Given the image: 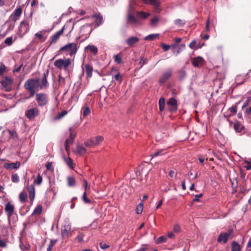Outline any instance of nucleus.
Instances as JSON below:
<instances>
[{
	"mask_svg": "<svg viewBox=\"0 0 251 251\" xmlns=\"http://www.w3.org/2000/svg\"><path fill=\"white\" fill-rule=\"evenodd\" d=\"M85 70L86 73L87 77H91L92 75L93 67L89 64H86L84 66Z\"/></svg>",
	"mask_w": 251,
	"mask_h": 251,
	"instance_id": "nucleus-23",
	"label": "nucleus"
},
{
	"mask_svg": "<svg viewBox=\"0 0 251 251\" xmlns=\"http://www.w3.org/2000/svg\"><path fill=\"white\" fill-rule=\"evenodd\" d=\"M27 191L29 193V198L32 203L35 198V188L33 185H27Z\"/></svg>",
	"mask_w": 251,
	"mask_h": 251,
	"instance_id": "nucleus-16",
	"label": "nucleus"
},
{
	"mask_svg": "<svg viewBox=\"0 0 251 251\" xmlns=\"http://www.w3.org/2000/svg\"><path fill=\"white\" fill-rule=\"evenodd\" d=\"M234 129L236 132H240L242 129H244V126H242L238 122H236L234 124Z\"/></svg>",
	"mask_w": 251,
	"mask_h": 251,
	"instance_id": "nucleus-27",
	"label": "nucleus"
},
{
	"mask_svg": "<svg viewBox=\"0 0 251 251\" xmlns=\"http://www.w3.org/2000/svg\"><path fill=\"white\" fill-rule=\"evenodd\" d=\"M175 24L176 25H178L180 26H182L185 24V21L181 19H176L175 21Z\"/></svg>",
	"mask_w": 251,
	"mask_h": 251,
	"instance_id": "nucleus-46",
	"label": "nucleus"
},
{
	"mask_svg": "<svg viewBox=\"0 0 251 251\" xmlns=\"http://www.w3.org/2000/svg\"><path fill=\"white\" fill-rule=\"evenodd\" d=\"M95 144L98 145L100 142H101L103 140V138L101 136H97L94 139Z\"/></svg>",
	"mask_w": 251,
	"mask_h": 251,
	"instance_id": "nucleus-48",
	"label": "nucleus"
},
{
	"mask_svg": "<svg viewBox=\"0 0 251 251\" xmlns=\"http://www.w3.org/2000/svg\"><path fill=\"white\" fill-rule=\"evenodd\" d=\"M159 19L158 17L155 16L152 18L151 20V25L152 27H155L156 26L157 23L159 22Z\"/></svg>",
	"mask_w": 251,
	"mask_h": 251,
	"instance_id": "nucleus-36",
	"label": "nucleus"
},
{
	"mask_svg": "<svg viewBox=\"0 0 251 251\" xmlns=\"http://www.w3.org/2000/svg\"><path fill=\"white\" fill-rule=\"evenodd\" d=\"M23 66V63L21 64L20 66H19L18 67H16V66L15 65L14 66L15 68L14 69V70H13V73H18L20 71V70H21V68H22Z\"/></svg>",
	"mask_w": 251,
	"mask_h": 251,
	"instance_id": "nucleus-58",
	"label": "nucleus"
},
{
	"mask_svg": "<svg viewBox=\"0 0 251 251\" xmlns=\"http://www.w3.org/2000/svg\"><path fill=\"white\" fill-rule=\"evenodd\" d=\"M36 100L39 106H44L48 102L47 95L45 93H38L36 95Z\"/></svg>",
	"mask_w": 251,
	"mask_h": 251,
	"instance_id": "nucleus-7",
	"label": "nucleus"
},
{
	"mask_svg": "<svg viewBox=\"0 0 251 251\" xmlns=\"http://www.w3.org/2000/svg\"><path fill=\"white\" fill-rule=\"evenodd\" d=\"M161 47L163 49L164 51H166L170 49L171 46L162 43L161 44Z\"/></svg>",
	"mask_w": 251,
	"mask_h": 251,
	"instance_id": "nucleus-59",
	"label": "nucleus"
},
{
	"mask_svg": "<svg viewBox=\"0 0 251 251\" xmlns=\"http://www.w3.org/2000/svg\"><path fill=\"white\" fill-rule=\"evenodd\" d=\"M4 43L7 46H11L13 43V38L12 37H9L5 39Z\"/></svg>",
	"mask_w": 251,
	"mask_h": 251,
	"instance_id": "nucleus-51",
	"label": "nucleus"
},
{
	"mask_svg": "<svg viewBox=\"0 0 251 251\" xmlns=\"http://www.w3.org/2000/svg\"><path fill=\"white\" fill-rule=\"evenodd\" d=\"M114 78L116 80L119 81L120 83H121L122 81V77L120 73H118L117 74L114 75Z\"/></svg>",
	"mask_w": 251,
	"mask_h": 251,
	"instance_id": "nucleus-56",
	"label": "nucleus"
},
{
	"mask_svg": "<svg viewBox=\"0 0 251 251\" xmlns=\"http://www.w3.org/2000/svg\"><path fill=\"white\" fill-rule=\"evenodd\" d=\"M42 182V176L38 174L36 178L34 181V183L37 185H40Z\"/></svg>",
	"mask_w": 251,
	"mask_h": 251,
	"instance_id": "nucleus-42",
	"label": "nucleus"
},
{
	"mask_svg": "<svg viewBox=\"0 0 251 251\" xmlns=\"http://www.w3.org/2000/svg\"><path fill=\"white\" fill-rule=\"evenodd\" d=\"M167 105L169 106L168 110L173 113L176 112L177 109V100L174 98H171L167 102Z\"/></svg>",
	"mask_w": 251,
	"mask_h": 251,
	"instance_id": "nucleus-10",
	"label": "nucleus"
},
{
	"mask_svg": "<svg viewBox=\"0 0 251 251\" xmlns=\"http://www.w3.org/2000/svg\"><path fill=\"white\" fill-rule=\"evenodd\" d=\"M14 206L10 202H8L5 206V211L7 214V216L10 217L14 212Z\"/></svg>",
	"mask_w": 251,
	"mask_h": 251,
	"instance_id": "nucleus-14",
	"label": "nucleus"
},
{
	"mask_svg": "<svg viewBox=\"0 0 251 251\" xmlns=\"http://www.w3.org/2000/svg\"><path fill=\"white\" fill-rule=\"evenodd\" d=\"M143 209V204L142 203H140L136 208V213L137 214H141Z\"/></svg>",
	"mask_w": 251,
	"mask_h": 251,
	"instance_id": "nucleus-45",
	"label": "nucleus"
},
{
	"mask_svg": "<svg viewBox=\"0 0 251 251\" xmlns=\"http://www.w3.org/2000/svg\"><path fill=\"white\" fill-rule=\"evenodd\" d=\"M85 50H89L94 55H96L98 52L97 47L94 45H88L85 48Z\"/></svg>",
	"mask_w": 251,
	"mask_h": 251,
	"instance_id": "nucleus-26",
	"label": "nucleus"
},
{
	"mask_svg": "<svg viewBox=\"0 0 251 251\" xmlns=\"http://www.w3.org/2000/svg\"><path fill=\"white\" fill-rule=\"evenodd\" d=\"M74 140H73L72 139L68 138L66 139L65 142V150L67 151L68 153H69L70 151V145H72L74 143Z\"/></svg>",
	"mask_w": 251,
	"mask_h": 251,
	"instance_id": "nucleus-25",
	"label": "nucleus"
},
{
	"mask_svg": "<svg viewBox=\"0 0 251 251\" xmlns=\"http://www.w3.org/2000/svg\"><path fill=\"white\" fill-rule=\"evenodd\" d=\"M100 248L102 250H105L110 247V246H109L106 244H104L102 242L100 243Z\"/></svg>",
	"mask_w": 251,
	"mask_h": 251,
	"instance_id": "nucleus-60",
	"label": "nucleus"
},
{
	"mask_svg": "<svg viewBox=\"0 0 251 251\" xmlns=\"http://www.w3.org/2000/svg\"><path fill=\"white\" fill-rule=\"evenodd\" d=\"M165 105V100L164 98L161 97L159 100V108L160 112L164 110Z\"/></svg>",
	"mask_w": 251,
	"mask_h": 251,
	"instance_id": "nucleus-30",
	"label": "nucleus"
},
{
	"mask_svg": "<svg viewBox=\"0 0 251 251\" xmlns=\"http://www.w3.org/2000/svg\"><path fill=\"white\" fill-rule=\"evenodd\" d=\"M82 200L85 203H91V200L87 197L86 192H84L83 194Z\"/></svg>",
	"mask_w": 251,
	"mask_h": 251,
	"instance_id": "nucleus-53",
	"label": "nucleus"
},
{
	"mask_svg": "<svg viewBox=\"0 0 251 251\" xmlns=\"http://www.w3.org/2000/svg\"><path fill=\"white\" fill-rule=\"evenodd\" d=\"M42 211V206L41 205H37L34 209L32 215H40Z\"/></svg>",
	"mask_w": 251,
	"mask_h": 251,
	"instance_id": "nucleus-34",
	"label": "nucleus"
},
{
	"mask_svg": "<svg viewBox=\"0 0 251 251\" xmlns=\"http://www.w3.org/2000/svg\"><path fill=\"white\" fill-rule=\"evenodd\" d=\"M22 8L21 6L17 7L10 15L9 19L15 23L18 21L22 13Z\"/></svg>",
	"mask_w": 251,
	"mask_h": 251,
	"instance_id": "nucleus-11",
	"label": "nucleus"
},
{
	"mask_svg": "<svg viewBox=\"0 0 251 251\" xmlns=\"http://www.w3.org/2000/svg\"><path fill=\"white\" fill-rule=\"evenodd\" d=\"M6 70V67L2 62H0V75H2Z\"/></svg>",
	"mask_w": 251,
	"mask_h": 251,
	"instance_id": "nucleus-43",
	"label": "nucleus"
},
{
	"mask_svg": "<svg viewBox=\"0 0 251 251\" xmlns=\"http://www.w3.org/2000/svg\"><path fill=\"white\" fill-rule=\"evenodd\" d=\"M159 35V34H151L145 37V40L152 41L155 38L158 37Z\"/></svg>",
	"mask_w": 251,
	"mask_h": 251,
	"instance_id": "nucleus-35",
	"label": "nucleus"
},
{
	"mask_svg": "<svg viewBox=\"0 0 251 251\" xmlns=\"http://www.w3.org/2000/svg\"><path fill=\"white\" fill-rule=\"evenodd\" d=\"M84 145L86 147L92 148L94 146H96L95 140L93 138H91L89 140H87L84 143Z\"/></svg>",
	"mask_w": 251,
	"mask_h": 251,
	"instance_id": "nucleus-32",
	"label": "nucleus"
},
{
	"mask_svg": "<svg viewBox=\"0 0 251 251\" xmlns=\"http://www.w3.org/2000/svg\"><path fill=\"white\" fill-rule=\"evenodd\" d=\"M67 184L69 186L73 187L75 185V178L71 176H68L67 177Z\"/></svg>",
	"mask_w": 251,
	"mask_h": 251,
	"instance_id": "nucleus-29",
	"label": "nucleus"
},
{
	"mask_svg": "<svg viewBox=\"0 0 251 251\" xmlns=\"http://www.w3.org/2000/svg\"><path fill=\"white\" fill-rule=\"evenodd\" d=\"M59 51H69L70 55H75L77 51V44L75 43H69L61 47Z\"/></svg>",
	"mask_w": 251,
	"mask_h": 251,
	"instance_id": "nucleus-4",
	"label": "nucleus"
},
{
	"mask_svg": "<svg viewBox=\"0 0 251 251\" xmlns=\"http://www.w3.org/2000/svg\"><path fill=\"white\" fill-rule=\"evenodd\" d=\"M251 101V98H248V99L245 101L242 107V109H244L246 107H247L249 104V102Z\"/></svg>",
	"mask_w": 251,
	"mask_h": 251,
	"instance_id": "nucleus-63",
	"label": "nucleus"
},
{
	"mask_svg": "<svg viewBox=\"0 0 251 251\" xmlns=\"http://www.w3.org/2000/svg\"><path fill=\"white\" fill-rule=\"evenodd\" d=\"M92 18L95 19V25L96 26H99L102 22V16L100 13H97L92 15Z\"/></svg>",
	"mask_w": 251,
	"mask_h": 251,
	"instance_id": "nucleus-21",
	"label": "nucleus"
},
{
	"mask_svg": "<svg viewBox=\"0 0 251 251\" xmlns=\"http://www.w3.org/2000/svg\"><path fill=\"white\" fill-rule=\"evenodd\" d=\"M196 42L195 40H193L189 45V47L192 49H196Z\"/></svg>",
	"mask_w": 251,
	"mask_h": 251,
	"instance_id": "nucleus-62",
	"label": "nucleus"
},
{
	"mask_svg": "<svg viewBox=\"0 0 251 251\" xmlns=\"http://www.w3.org/2000/svg\"><path fill=\"white\" fill-rule=\"evenodd\" d=\"M39 115V111L36 107L29 108L28 107L25 113V116L29 120L34 119L35 117L38 116Z\"/></svg>",
	"mask_w": 251,
	"mask_h": 251,
	"instance_id": "nucleus-9",
	"label": "nucleus"
},
{
	"mask_svg": "<svg viewBox=\"0 0 251 251\" xmlns=\"http://www.w3.org/2000/svg\"><path fill=\"white\" fill-rule=\"evenodd\" d=\"M148 245L144 244L142 245V247L139 249L137 251H145L148 249Z\"/></svg>",
	"mask_w": 251,
	"mask_h": 251,
	"instance_id": "nucleus-61",
	"label": "nucleus"
},
{
	"mask_svg": "<svg viewBox=\"0 0 251 251\" xmlns=\"http://www.w3.org/2000/svg\"><path fill=\"white\" fill-rule=\"evenodd\" d=\"M2 87L4 89L5 91L10 92L12 88L13 79L7 76L2 77V80H0Z\"/></svg>",
	"mask_w": 251,
	"mask_h": 251,
	"instance_id": "nucleus-5",
	"label": "nucleus"
},
{
	"mask_svg": "<svg viewBox=\"0 0 251 251\" xmlns=\"http://www.w3.org/2000/svg\"><path fill=\"white\" fill-rule=\"evenodd\" d=\"M7 247V242L2 239H0V248H6Z\"/></svg>",
	"mask_w": 251,
	"mask_h": 251,
	"instance_id": "nucleus-52",
	"label": "nucleus"
},
{
	"mask_svg": "<svg viewBox=\"0 0 251 251\" xmlns=\"http://www.w3.org/2000/svg\"><path fill=\"white\" fill-rule=\"evenodd\" d=\"M66 163L68 166L72 169L74 168V165L73 163V160L70 157L65 159Z\"/></svg>",
	"mask_w": 251,
	"mask_h": 251,
	"instance_id": "nucleus-41",
	"label": "nucleus"
},
{
	"mask_svg": "<svg viewBox=\"0 0 251 251\" xmlns=\"http://www.w3.org/2000/svg\"><path fill=\"white\" fill-rule=\"evenodd\" d=\"M164 150H165L164 149L159 150V151L155 152L154 153H151L150 156L151 157V158H153V157H156L159 155H163L164 154V153L163 152Z\"/></svg>",
	"mask_w": 251,
	"mask_h": 251,
	"instance_id": "nucleus-39",
	"label": "nucleus"
},
{
	"mask_svg": "<svg viewBox=\"0 0 251 251\" xmlns=\"http://www.w3.org/2000/svg\"><path fill=\"white\" fill-rule=\"evenodd\" d=\"M179 73V77L180 79H183L186 75V72L184 69H181L178 72Z\"/></svg>",
	"mask_w": 251,
	"mask_h": 251,
	"instance_id": "nucleus-57",
	"label": "nucleus"
},
{
	"mask_svg": "<svg viewBox=\"0 0 251 251\" xmlns=\"http://www.w3.org/2000/svg\"><path fill=\"white\" fill-rule=\"evenodd\" d=\"M167 241V237L165 236H161L159 237L155 241L156 244H159L162 243H165Z\"/></svg>",
	"mask_w": 251,
	"mask_h": 251,
	"instance_id": "nucleus-40",
	"label": "nucleus"
},
{
	"mask_svg": "<svg viewBox=\"0 0 251 251\" xmlns=\"http://www.w3.org/2000/svg\"><path fill=\"white\" fill-rule=\"evenodd\" d=\"M83 117L88 116L90 113V109L87 106H85L82 109Z\"/></svg>",
	"mask_w": 251,
	"mask_h": 251,
	"instance_id": "nucleus-38",
	"label": "nucleus"
},
{
	"mask_svg": "<svg viewBox=\"0 0 251 251\" xmlns=\"http://www.w3.org/2000/svg\"><path fill=\"white\" fill-rule=\"evenodd\" d=\"M8 132L10 134V137L12 139H17L18 138V135L15 130H8Z\"/></svg>",
	"mask_w": 251,
	"mask_h": 251,
	"instance_id": "nucleus-49",
	"label": "nucleus"
},
{
	"mask_svg": "<svg viewBox=\"0 0 251 251\" xmlns=\"http://www.w3.org/2000/svg\"><path fill=\"white\" fill-rule=\"evenodd\" d=\"M12 181L14 183H17L19 181V177L17 174H13L11 177Z\"/></svg>",
	"mask_w": 251,
	"mask_h": 251,
	"instance_id": "nucleus-47",
	"label": "nucleus"
},
{
	"mask_svg": "<svg viewBox=\"0 0 251 251\" xmlns=\"http://www.w3.org/2000/svg\"><path fill=\"white\" fill-rule=\"evenodd\" d=\"M136 15L140 19H146L151 15V14L144 11H138Z\"/></svg>",
	"mask_w": 251,
	"mask_h": 251,
	"instance_id": "nucleus-24",
	"label": "nucleus"
},
{
	"mask_svg": "<svg viewBox=\"0 0 251 251\" xmlns=\"http://www.w3.org/2000/svg\"><path fill=\"white\" fill-rule=\"evenodd\" d=\"M64 30H65V26L62 27V28L60 30L58 31L54 35L51 36L50 37V39L49 41L50 44H52L56 43V42L57 41V40L59 39L60 36L63 34Z\"/></svg>",
	"mask_w": 251,
	"mask_h": 251,
	"instance_id": "nucleus-12",
	"label": "nucleus"
},
{
	"mask_svg": "<svg viewBox=\"0 0 251 251\" xmlns=\"http://www.w3.org/2000/svg\"><path fill=\"white\" fill-rule=\"evenodd\" d=\"M71 64V60L70 58H66L65 59H58L54 62V66L59 70H61L62 68L64 70H67Z\"/></svg>",
	"mask_w": 251,
	"mask_h": 251,
	"instance_id": "nucleus-3",
	"label": "nucleus"
},
{
	"mask_svg": "<svg viewBox=\"0 0 251 251\" xmlns=\"http://www.w3.org/2000/svg\"><path fill=\"white\" fill-rule=\"evenodd\" d=\"M20 163L18 161H17L15 163H6L4 164L3 167L6 169L10 170L13 169H18L20 166Z\"/></svg>",
	"mask_w": 251,
	"mask_h": 251,
	"instance_id": "nucleus-20",
	"label": "nucleus"
},
{
	"mask_svg": "<svg viewBox=\"0 0 251 251\" xmlns=\"http://www.w3.org/2000/svg\"><path fill=\"white\" fill-rule=\"evenodd\" d=\"M172 72L171 70H168L165 72L160 78L159 82L160 84H163L172 75Z\"/></svg>",
	"mask_w": 251,
	"mask_h": 251,
	"instance_id": "nucleus-17",
	"label": "nucleus"
},
{
	"mask_svg": "<svg viewBox=\"0 0 251 251\" xmlns=\"http://www.w3.org/2000/svg\"><path fill=\"white\" fill-rule=\"evenodd\" d=\"M76 152L79 154L82 155L86 152V150L82 146L77 145Z\"/></svg>",
	"mask_w": 251,
	"mask_h": 251,
	"instance_id": "nucleus-31",
	"label": "nucleus"
},
{
	"mask_svg": "<svg viewBox=\"0 0 251 251\" xmlns=\"http://www.w3.org/2000/svg\"><path fill=\"white\" fill-rule=\"evenodd\" d=\"M139 39L137 37L132 36L128 38L126 41V43L129 46H132L134 44L137 43Z\"/></svg>",
	"mask_w": 251,
	"mask_h": 251,
	"instance_id": "nucleus-22",
	"label": "nucleus"
},
{
	"mask_svg": "<svg viewBox=\"0 0 251 251\" xmlns=\"http://www.w3.org/2000/svg\"><path fill=\"white\" fill-rule=\"evenodd\" d=\"M173 231L174 232L178 233L181 231V227L178 224H175L174 226Z\"/></svg>",
	"mask_w": 251,
	"mask_h": 251,
	"instance_id": "nucleus-55",
	"label": "nucleus"
},
{
	"mask_svg": "<svg viewBox=\"0 0 251 251\" xmlns=\"http://www.w3.org/2000/svg\"><path fill=\"white\" fill-rule=\"evenodd\" d=\"M49 75V70H47L44 74L43 77L40 81V83H39L40 89L43 88H47L49 86L48 82L47 80V76Z\"/></svg>",
	"mask_w": 251,
	"mask_h": 251,
	"instance_id": "nucleus-13",
	"label": "nucleus"
},
{
	"mask_svg": "<svg viewBox=\"0 0 251 251\" xmlns=\"http://www.w3.org/2000/svg\"><path fill=\"white\" fill-rule=\"evenodd\" d=\"M114 61L118 64H119L121 62L122 57L120 54L115 55L114 56Z\"/></svg>",
	"mask_w": 251,
	"mask_h": 251,
	"instance_id": "nucleus-54",
	"label": "nucleus"
},
{
	"mask_svg": "<svg viewBox=\"0 0 251 251\" xmlns=\"http://www.w3.org/2000/svg\"><path fill=\"white\" fill-rule=\"evenodd\" d=\"M229 110L231 113L235 114L237 112V107L236 106H232L229 108Z\"/></svg>",
	"mask_w": 251,
	"mask_h": 251,
	"instance_id": "nucleus-64",
	"label": "nucleus"
},
{
	"mask_svg": "<svg viewBox=\"0 0 251 251\" xmlns=\"http://www.w3.org/2000/svg\"><path fill=\"white\" fill-rule=\"evenodd\" d=\"M232 233L233 230L231 229H228L226 232H222L217 238V242L218 243H222L223 242L224 244H226Z\"/></svg>",
	"mask_w": 251,
	"mask_h": 251,
	"instance_id": "nucleus-8",
	"label": "nucleus"
},
{
	"mask_svg": "<svg viewBox=\"0 0 251 251\" xmlns=\"http://www.w3.org/2000/svg\"><path fill=\"white\" fill-rule=\"evenodd\" d=\"M68 113V111L66 110H63L61 112L59 113L58 115L56 117L55 119L59 120L62 118L63 117L66 115Z\"/></svg>",
	"mask_w": 251,
	"mask_h": 251,
	"instance_id": "nucleus-44",
	"label": "nucleus"
},
{
	"mask_svg": "<svg viewBox=\"0 0 251 251\" xmlns=\"http://www.w3.org/2000/svg\"><path fill=\"white\" fill-rule=\"evenodd\" d=\"M42 33V31L38 32L35 34V36L38 38L40 40L41 42H44L46 41L47 37H44Z\"/></svg>",
	"mask_w": 251,
	"mask_h": 251,
	"instance_id": "nucleus-37",
	"label": "nucleus"
},
{
	"mask_svg": "<svg viewBox=\"0 0 251 251\" xmlns=\"http://www.w3.org/2000/svg\"><path fill=\"white\" fill-rule=\"evenodd\" d=\"M27 198V194L25 191H22L19 194V199L21 202H24Z\"/></svg>",
	"mask_w": 251,
	"mask_h": 251,
	"instance_id": "nucleus-33",
	"label": "nucleus"
},
{
	"mask_svg": "<svg viewBox=\"0 0 251 251\" xmlns=\"http://www.w3.org/2000/svg\"><path fill=\"white\" fill-rule=\"evenodd\" d=\"M19 31L23 34L26 33L29 30V24L27 22L23 21L20 23Z\"/></svg>",
	"mask_w": 251,
	"mask_h": 251,
	"instance_id": "nucleus-18",
	"label": "nucleus"
},
{
	"mask_svg": "<svg viewBox=\"0 0 251 251\" xmlns=\"http://www.w3.org/2000/svg\"><path fill=\"white\" fill-rule=\"evenodd\" d=\"M134 9L132 6L130 4L127 15V23L132 25L137 24L139 23V20L134 15Z\"/></svg>",
	"mask_w": 251,
	"mask_h": 251,
	"instance_id": "nucleus-6",
	"label": "nucleus"
},
{
	"mask_svg": "<svg viewBox=\"0 0 251 251\" xmlns=\"http://www.w3.org/2000/svg\"><path fill=\"white\" fill-rule=\"evenodd\" d=\"M204 62V60L201 56H198L193 58L192 64L195 67H199L202 66Z\"/></svg>",
	"mask_w": 251,
	"mask_h": 251,
	"instance_id": "nucleus-19",
	"label": "nucleus"
},
{
	"mask_svg": "<svg viewBox=\"0 0 251 251\" xmlns=\"http://www.w3.org/2000/svg\"><path fill=\"white\" fill-rule=\"evenodd\" d=\"M57 240H50V245L47 249V251H51L53 246L56 243Z\"/></svg>",
	"mask_w": 251,
	"mask_h": 251,
	"instance_id": "nucleus-50",
	"label": "nucleus"
},
{
	"mask_svg": "<svg viewBox=\"0 0 251 251\" xmlns=\"http://www.w3.org/2000/svg\"><path fill=\"white\" fill-rule=\"evenodd\" d=\"M142 1L146 4L152 5L156 11H158L160 4L159 0H142Z\"/></svg>",
	"mask_w": 251,
	"mask_h": 251,
	"instance_id": "nucleus-15",
	"label": "nucleus"
},
{
	"mask_svg": "<svg viewBox=\"0 0 251 251\" xmlns=\"http://www.w3.org/2000/svg\"><path fill=\"white\" fill-rule=\"evenodd\" d=\"M39 80V78H30L25 82L24 88L29 93V96L27 99L33 97L36 92L39 91L40 89Z\"/></svg>",
	"mask_w": 251,
	"mask_h": 251,
	"instance_id": "nucleus-1",
	"label": "nucleus"
},
{
	"mask_svg": "<svg viewBox=\"0 0 251 251\" xmlns=\"http://www.w3.org/2000/svg\"><path fill=\"white\" fill-rule=\"evenodd\" d=\"M71 225L68 220H65L61 226V237L65 240L72 236Z\"/></svg>",
	"mask_w": 251,
	"mask_h": 251,
	"instance_id": "nucleus-2",
	"label": "nucleus"
},
{
	"mask_svg": "<svg viewBox=\"0 0 251 251\" xmlns=\"http://www.w3.org/2000/svg\"><path fill=\"white\" fill-rule=\"evenodd\" d=\"M241 249L240 245L236 241L231 243V251H240Z\"/></svg>",
	"mask_w": 251,
	"mask_h": 251,
	"instance_id": "nucleus-28",
	"label": "nucleus"
}]
</instances>
